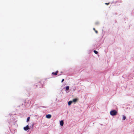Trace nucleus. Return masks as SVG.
<instances>
[{"label": "nucleus", "instance_id": "f257e3e1", "mask_svg": "<svg viewBox=\"0 0 134 134\" xmlns=\"http://www.w3.org/2000/svg\"><path fill=\"white\" fill-rule=\"evenodd\" d=\"M117 111L115 110H113L111 111L110 112V114L112 116H114L116 115L117 113Z\"/></svg>", "mask_w": 134, "mask_h": 134}, {"label": "nucleus", "instance_id": "f03ea898", "mask_svg": "<svg viewBox=\"0 0 134 134\" xmlns=\"http://www.w3.org/2000/svg\"><path fill=\"white\" fill-rule=\"evenodd\" d=\"M24 129L25 131H27L30 128L29 127V126L27 125L25 127H24Z\"/></svg>", "mask_w": 134, "mask_h": 134}, {"label": "nucleus", "instance_id": "7ed1b4c3", "mask_svg": "<svg viewBox=\"0 0 134 134\" xmlns=\"http://www.w3.org/2000/svg\"><path fill=\"white\" fill-rule=\"evenodd\" d=\"M46 117L47 118L50 119L51 117V115L50 114H48L46 115Z\"/></svg>", "mask_w": 134, "mask_h": 134}, {"label": "nucleus", "instance_id": "20e7f679", "mask_svg": "<svg viewBox=\"0 0 134 134\" xmlns=\"http://www.w3.org/2000/svg\"><path fill=\"white\" fill-rule=\"evenodd\" d=\"M58 71H57L55 72H53L52 73V74L53 75H57L58 73Z\"/></svg>", "mask_w": 134, "mask_h": 134}, {"label": "nucleus", "instance_id": "39448f33", "mask_svg": "<svg viewBox=\"0 0 134 134\" xmlns=\"http://www.w3.org/2000/svg\"><path fill=\"white\" fill-rule=\"evenodd\" d=\"M78 100V99L75 98V99H73L72 100V102H76Z\"/></svg>", "mask_w": 134, "mask_h": 134}, {"label": "nucleus", "instance_id": "423d86ee", "mask_svg": "<svg viewBox=\"0 0 134 134\" xmlns=\"http://www.w3.org/2000/svg\"><path fill=\"white\" fill-rule=\"evenodd\" d=\"M60 125H61V126H63V125L64 122H63V121L61 120L60 122Z\"/></svg>", "mask_w": 134, "mask_h": 134}, {"label": "nucleus", "instance_id": "0eeeda50", "mask_svg": "<svg viewBox=\"0 0 134 134\" xmlns=\"http://www.w3.org/2000/svg\"><path fill=\"white\" fill-rule=\"evenodd\" d=\"M72 101H69L68 103V105H70L72 103Z\"/></svg>", "mask_w": 134, "mask_h": 134}, {"label": "nucleus", "instance_id": "6e6552de", "mask_svg": "<svg viewBox=\"0 0 134 134\" xmlns=\"http://www.w3.org/2000/svg\"><path fill=\"white\" fill-rule=\"evenodd\" d=\"M126 118V116L125 115H123V120H125V119Z\"/></svg>", "mask_w": 134, "mask_h": 134}, {"label": "nucleus", "instance_id": "1a4fd4ad", "mask_svg": "<svg viewBox=\"0 0 134 134\" xmlns=\"http://www.w3.org/2000/svg\"><path fill=\"white\" fill-rule=\"evenodd\" d=\"M69 86H67L66 87V90H68L69 89Z\"/></svg>", "mask_w": 134, "mask_h": 134}, {"label": "nucleus", "instance_id": "9d476101", "mask_svg": "<svg viewBox=\"0 0 134 134\" xmlns=\"http://www.w3.org/2000/svg\"><path fill=\"white\" fill-rule=\"evenodd\" d=\"M30 119V117H28L27 119V121L28 122L29 121Z\"/></svg>", "mask_w": 134, "mask_h": 134}, {"label": "nucleus", "instance_id": "9b49d317", "mask_svg": "<svg viewBox=\"0 0 134 134\" xmlns=\"http://www.w3.org/2000/svg\"><path fill=\"white\" fill-rule=\"evenodd\" d=\"M93 30L95 31V32H96V33H98V31H97L96 30L95 28H93Z\"/></svg>", "mask_w": 134, "mask_h": 134}, {"label": "nucleus", "instance_id": "f8f14e48", "mask_svg": "<svg viewBox=\"0 0 134 134\" xmlns=\"http://www.w3.org/2000/svg\"><path fill=\"white\" fill-rule=\"evenodd\" d=\"M94 53L96 54H97L98 53V52L97 51H96L94 50Z\"/></svg>", "mask_w": 134, "mask_h": 134}, {"label": "nucleus", "instance_id": "ddd939ff", "mask_svg": "<svg viewBox=\"0 0 134 134\" xmlns=\"http://www.w3.org/2000/svg\"><path fill=\"white\" fill-rule=\"evenodd\" d=\"M109 3H105V4L107 5H108L109 4Z\"/></svg>", "mask_w": 134, "mask_h": 134}, {"label": "nucleus", "instance_id": "4468645a", "mask_svg": "<svg viewBox=\"0 0 134 134\" xmlns=\"http://www.w3.org/2000/svg\"><path fill=\"white\" fill-rule=\"evenodd\" d=\"M64 79H63L62 80V82H63L64 81Z\"/></svg>", "mask_w": 134, "mask_h": 134}]
</instances>
